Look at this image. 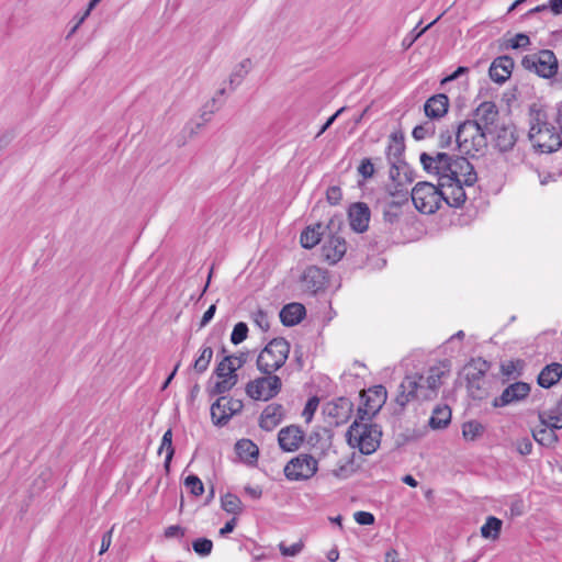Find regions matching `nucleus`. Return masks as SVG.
Here are the masks:
<instances>
[{
  "label": "nucleus",
  "instance_id": "37998d69",
  "mask_svg": "<svg viewBox=\"0 0 562 562\" xmlns=\"http://www.w3.org/2000/svg\"><path fill=\"white\" fill-rule=\"evenodd\" d=\"M247 335H248L247 324L244 322H239L233 328V331L231 334V341L234 345H239L247 338Z\"/></svg>",
  "mask_w": 562,
  "mask_h": 562
},
{
  "label": "nucleus",
  "instance_id": "09e8293b",
  "mask_svg": "<svg viewBox=\"0 0 562 562\" xmlns=\"http://www.w3.org/2000/svg\"><path fill=\"white\" fill-rule=\"evenodd\" d=\"M248 63V60H245L243 61L240 65H239V68L236 69L231 76H229V83L232 86V89H235L237 86L240 85V82L243 81L245 75L247 74V68H246V64Z\"/></svg>",
  "mask_w": 562,
  "mask_h": 562
},
{
  "label": "nucleus",
  "instance_id": "052dcab7",
  "mask_svg": "<svg viewBox=\"0 0 562 562\" xmlns=\"http://www.w3.org/2000/svg\"><path fill=\"white\" fill-rule=\"evenodd\" d=\"M351 473H352L351 465H349L347 463L333 470V475L338 479H347L351 475Z\"/></svg>",
  "mask_w": 562,
  "mask_h": 562
},
{
  "label": "nucleus",
  "instance_id": "f3484780",
  "mask_svg": "<svg viewBox=\"0 0 562 562\" xmlns=\"http://www.w3.org/2000/svg\"><path fill=\"white\" fill-rule=\"evenodd\" d=\"M370 215V209L366 203H353L348 212L351 228L357 233L366 232L369 227Z\"/></svg>",
  "mask_w": 562,
  "mask_h": 562
},
{
  "label": "nucleus",
  "instance_id": "a878e982",
  "mask_svg": "<svg viewBox=\"0 0 562 562\" xmlns=\"http://www.w3.org/2000/svg\"><path fill=\"white\" fill-rule=\"evenodd\" d=\"M495 147L501 153L509 151L517 142V134L514 126H502L496 131L494 138Z\"/></svg>",
  "mask_w": 562,
  "mask_h": 562
},
{
  "label": "nucleus",
  "instance_id": "b1692460",
  "mask_svg": "<svg viewBox=\"0 0 562 562\" xmlns=\"http://www.w3.org/2000/svg\"><path fill=\"white\" fill-rule=\"evenodd\" d=\"M562 378V364L552 362L547 364L538 374L537 382L543 389L555 385Z\"/></svg>",
  "mask_w": 562,
  "mask_h": 562
},
{
  "label": "nucleus",
  "instance_id": "a19ab883",
  "mask_svg": "<svg viewBox=\"0 0 562 562\" xmlns=\"http://www.w3.org/2000/svg\"><path fill=\"white\" fill-rule=\"evenodd\" d=\"M237 367L232 366V358H224L215 368L214 373L217 378H228L237 375Z\"/></svg>",
  "mask_w": 562,
  "mask_h": 562
},
{
  "label": "nucleus",
  "instance_id": "9b49d317",
  "mask_svg": "<svg viewBox=\"0 0 562 562\" xmlns=\"http://www.w3.org/2000/svg\"><path fill=\"white\" fill-rule=\"evenodd\" d=\"M488 369L490 363L482 358L472 359L464 367L467 386L473 397H482L481 391L483 390L484 378Z\"/></svg>",
  "mask_w": 562,
  "mask_h": 562
},
{
  "label": "nucleus",
  "instance_id": "412c9836",
  "mask_svg": "<svg viewBox=\"0 0 562 562\" xmlns=\"http://www.w3.org/2000/svg\"><path fill=\"white\" fill-rule=\"evenodd\" d=\"M449 109V99L446 94L439 93L430 97L424 104V111L430 120L443 117Z\"/></svg>",
  "mask_w": 562,
  "mask_h": 562
},
{
  "label": "nucleus",
  "instance_id": "ddd939ff",
  "mask_svg": "<svg viewBox=\"0 0 562 562\" xmlns=\"http://www.w3.org/2000/svg\"><path fill=\"white\" fill-rule=\"evenodd\" d=\"M530 385L526 382L518 381L509 384L499 396L493 400V406L505 407L525 400L530 393Z\"/></svg>",
  "mask_w": 562,
  "mask_h": 562
},
{
  "label": "nucleus",
  "instance_id": "864d4df0",
  "mask_svg": "<svg viewBox=\"0 0 562 562\" xmlns=\"http://www.w3.org/2000/svg\"><path fill=\"white\" fill-rule=\"evenodd\" d=\"M252 319L259 328H261L262 330H268L270 325L266 312H263L262 310H258L257 312L254 313Z\"/></svg>",
  "mask_w": 562,
  "mask_h": 562
},
{
  "label": "nucleus",
  "instance_id": "5fc2aeb1",
  "mask_svg": "<svg viewBox=\"0 0 562 562\" xmlns=\"http://www.w3.org/2000/svg\"><path fill=\"white\" fill-rule=\"evenodd\" d=\"M353 518L357 521V524L362 525V526L372 525V524H374V520H375L373 514H371L369 512H362V510L356 512L353 515Z\"/></svg>",
  "mask_w": 562,
  "mask_h": 562
},
{
  "label": "nucleus",
  "instance_id": "473e14b6",
  "mask_svg": "<svg viewBox=\"0 0 562 562\" xmlns=\"http://www.w3.org/2000/svg\"><path fill=\"white\" fill-rule=\"evenodd\" d=\"M212 358H213V349H212V347L203 345L199 349V356L196 357V359L193 362V370L198 374L204 373L207 370Z\"/></svg>",
  "mask_w": 562,
  "mask_h": 562
},
{
  "label": "nucleus",
  "instance_id": "e2e57ef3",
  "mask_svg": "<svg viewBox=\"0 0 562 562\" xmlns=\"http://www.w3.org/2000/svg\"><path fill=\"white\" fill-rule=\"evenodd\" d=\"M112 532L113 528L103 533L99 554H103L109 550L112 542Z\"/></svg>",
  "mask_w": 562,
  "mask_h": 562
},
{
  "label": "nucleus",
  "instance_id": "6ab92c4d",
  "mask_svg": "<svg viewBox=\"0 0 562 562\" xmlns=\"http://www.w3.org/2000/svg\"><path fill=\"white\" fill-rule=\"evenodd\" d=\"M301 281L307 291L316 294L326 285V271L316 266H310L304 270Z\"/></svg>",
  "mask_w": 562,
  "mask_h": 562
},
{
  "label": "nucleus",
  "instance_id": "72a5a7b5",
  "mask_svg": "<svg viewBox=\"0 0 562 562\" xmlns=\"http://www.w3.org/2000/svg\"><path fill=\"white\" fill-rule=\"evenodd\" d=\"M533 439L543 447H553L558 442V436L553 428L542 426L532 431Z\"/></svg>",
  "mask_w": 562,
  "mask_h": 562
},
{
  "label": "nucleus",
  "instance_id": "69168bd1",
  "mask_svg": "<svg viewBox=\"0 0 562 562\" xmlns=\"http://www.w3.org/2000/svg\"><path fill=\"white\" fill-rule=\"evenodd\" d=\"M237 525V518L233 517L231 520H228L218 531L221 537H225L226 535L234 531L235 527Z\"/></svg>",
  "mask_w": 562,
  "mask_h": 562
},
{
  "label": "nucleus",
  "instance_id": "f8f14e48",
  "mask_svg": "<svg viewBox=\"0 0 562 562\" xmlns=\"http://www.w3.org/2000/svg\"><path fill=\"white\" fill-rule=\"evenodd\" d=\"M386 395L387 393L383 385H375L370 389L368 393L362 395L364 403L363 407L358 409V418L364 419L366 416H374L385 403Z\"/></svg>",
  "mask_w": 562,
  "mask_h": 562
},
{
  "label": "nucleus",
  "instance_id": "f257e3e1",
  "mask_svg": "<svg viewBox=\"0 0 562 562\" xmlns=\"http://www.w3.org/2000/svg\"><path fill=\"white\" fill-rule=\"evenodd\" d=\"M424 170L438 178V184L417 182L412 190L415 207L424 214H434L445 201L449 206L460 207L467 200L464 187H473L477 175L471 162L463 156L447 153H422Z\"/></svg>",
  "mask_w": 562,
  "mask_h": 562
},
{
  "label": "nucleus",
  "instance_id": "680f3d73",
  "mask_svg": "<svg viewBox=\"0 0 562 562\" xmlns=\"http://www.w3.org/2000/svg\"><path fill=\"white\" fill-rule=\"evenodd\" d=\"M216 312V305L212 304L203 314L201 322H200V328L205 327L214 317Z\"/></svg>",
  "mask_w": 562,
  "mask_h": 562
},
{
  "label": "nucleus",
  "instance_id": "4d7b16f0",
  "mask_svg": "<svg viewBox=\"0 0 562 562\" xmlns=\"http://www.w3.org/2000/svg\"><path fill=\"white\" fill-rule=\"evenodd\" d=\"M164 535L167 539L183 538L186 535V529L179 525H171L165 529Z\"/></svg>",
  "mask_w": 562,
  "mask_h": 562
},
{
  "label": "nucleus",
  "instance_id": "7ed1b4c3",
  "mask_svg": "<svg viewBox=\"0 0 562 562\" xmlns=\"http://www.w3.org/2000/svg\"><path fill=\"white\" fill-rule=\"evenodd\" d=\"M356 419L347 430V441L363 454H371L380 446L382 430L378 424Z\"/></svg>",
  "mask_w": 562,
  "mask_h": 562
},
{
  "label": "nucleus",
  "instance_id": "a211bd4d",
  "mask_svg": "<svg viewBox=\"0 0 562 562\" xmlns=\"http://www.w3.org/2000/svg\"><path fill=\"white\" fill-rule=\"evenodd\" d=\"M514 65V59L508 55L495 58L490 66V78L496 83H504L509 79Z\"/></svg>",
  "mask_w": 562,
  "mask_h": 562
},
{
  "label": "nucleus",
  "instance_id": "58836bf2",
  "mask_svg": "<svg viewBox=\"0 0 562 562\" xmlns=\"http://www.w3.org/2000/svg\"><path fill=\"white\" fill-rule=\"evenodd\" d=\"M352 409V403L345 397H340L337 400V402L334 404V407L329 409V414L334 415L336 417H344L346 418L348 414Z\"/></svg>",
  "mask_w": 562,
  "mask_h": 562
},
{
  "label": "nucleus",
  "instance_id": "603ef678",
  "mask_svg": "<svg viewBox=\"0 0 562 562\" xmlns=\"http://www.w3.org/2000/svg\"><path fill=\"white\" fill-rule=\"evenodd\" d=\"M342 198L341 189L337 186H331L326 191V199L329 204L337 205Z\"/></svg>",
  "mask_w": 562,
  "mask_h": 562
},
{
  "label": "nucleus",
  "instance_id": "0e129e2a",
  "mask_svg": "<svg viewBox=\"0 0 562 562\" xmlns=\"http://www.w3.org/2000/svg\"><path fill=\"white\" fill-rule=\"evenodd\" d=\"M244 492L252 499H259L262 496V488L259 485H246L244 487Z\"/></svg>",
  "mask_w": 562,
  "mask_h": 562
},
{
  "label": "nucleus",
  "instance_id": "f704fd0d",
  "mask_svg": "<svg viewBox=\"0 0 562 562\" xmlns=\"http://www.w3.org/2000/svg\"><path fill=\"white\" fill-rule=\"evenodd\" d=\"M164 451H166L164 467H165L166 471L168 472L170 469V463H171L172 457L175 454V448L172 446V430L171 429H168L167 431H165V434L161 438L158 453L160 454Z\"/></svg>",
  "mask_w": 562,
  "mask_h": 562
},
{
  "label": "nucleus",
  "instance_id": "a18cd8bd",
  "mask_svg": "<svg viewBox=\"0 0 562 562\" xmlns=\"http://www.w3.org/2000/svg\"><path fill=\"white\" fill-rule=\"evenodd\" d=\"M522 368V361L520 360H510L501 366V372L504 376L510 378L514 375V373H517V375H520V372L518 369Z\"/></svg>",
  "mask_w": 562,
  "mask_h": 562
},
{
  "label": "nucleus",
  "instance_id": "c9c22d12",
  "mask_svg": "<svg viewBox=\"0 0 562 562\" xmlns=\"http://www.w3.org/2000/svg\"><path fill=\"white\" fill-rule=\"evenodd\" d=\"M484 430L485 428L480 422L470 420L463 424L462 436L468 441H474L483 435Z\"/></svg>",
  "mask_w": 562,
  "mask_h": 562
},
{
  "label": "nucleus",
  "instance_id": "bb28decb",
  "mask_svg": "<svg viewBox=\"0 0 562 562\" xmlns=\"http://www.w3.org/2000/svg\"><path fill=\"white\" fill-rule=\"evenodd\" d=\"M325 228L321 223L307 226L301 234L300 241L303 248L311 249L316 246L324 235Z\"/></svg>",
  "mask_w": 562,
  "mask_h": 562
},
{
  "label": "nucleus",
  "instance_id": "5701e85b",
  "mask_svg": "<svg viewBox=\"0 0 562 562\" xmlns=\"http://www.w3.org/2000/svg\"><path fill=\"white\" fill-rule=\"evenodd\" d=\"M235 451L240 459L247 465H256L259 458V448L250 439H240L235 445Z\"/></svg>",
  "mask_w": 562,
  "mask_h": 562
},
{
  "label": "nucleus",
  "instance_id": "774afa93",
  "mask_svg": "<svg viewBox=\"0 0 562 562\" xmlns=\"http://www.w3.org/2000/svg\"><path fill=\"white\" fill-rule=\"evenodd\" d=\"M548 8L555 15L562 14V0H549Z\"/></svg>",
  "mask_w": 562,
  "mask_h": 562
},
{
  "label": "nucleus",
  "instance_id": "4468645a",
  "mask_svg": "<svg viewBox=\"0 0 562 562\" xmlns=\"http://www.w3.org/2000/svg\"><path fill=\"white\" fill-rule=\"evenodd\" d=\"M498 119V110L494 102H482L474 112V120H471L481 131L492 133L493 126Z\"/></svg>",
  "mask_w": 562,
  "mask_h": 562
},
{
  "label": "nucleus",
  "instance_id": "c03bdc74",
  "mask_svg": "<svg viewBox=\"0 0 562 562\" xmlns=\"http://www.w3.org/2000/svg\"><path fill=\"white\" fill-rule=\"evenodd\" d=\"M184 485L190 490V493L194 496H200L204 492V485L199 476L191 474L186 477Z\"/></svg>",
  "mask_w": 562,
  "mask_h": 562
},
{
  "label": "nucleus",
  "instance_id": "338daca9",
  "mask_svg": "<svg viewBox=\"0 0 562 562\" xmlns=\"http://www.w3.org/2000/svg\"><path fill=\"white\" fill-rule=\"evenodd\" d=\"M469 71V68L467 67H458L450 76L446 77L441 82L445 83L447 81H452L459 78L461 75H464Z\"/></svg>",
  "mask_w": 562,
  "mask_h": 562
},
{
  "label": "nucleus",
  "instance_id": "39448f33",
  "mask_svg": "<svg viewBox=\"0 0 562 562\" xmlns=\"http://www.w3.org/2000/svg\"><path fill=\"white\" fill-rule=\"evenodd\" d=\"M456 143L461 154L475 156L486 147V133L467 120L457 127Z\"/></svg>",
  "mask_w": 562,
  "mask_h": 562
},
{
  "label": "nucleus",
  "instance_id": "dca6fc26",
  "mask_svg": "<svg viewBox=\"0 0 562 562\" xmlns=\"http://www.w3.org/2000/svg\"><path fill=\"white\" fill-rule=\"evenodd\" d=\"M347 244L342 237L330 235L322 246V257L330 265L337 263L346 254Z\"/></svg>",
  "mask_w": 562,
  "mask_h": 562
},
{
  "label": "nucleus",
  "instance_id": "20e7f679",
  "mask_svg": "<svg viewBox=\"0 0 562 562\" xmlns=\"http://www.w3.org/2000/svg\"><path fill=\"white\" fill-rule=\"evenodd\" d=\"M533 147L541 153H553L562 146V137L557 128L541 119L538 113L528 133Z\"/></svg>",
  "mask_w": 562,
  "mask_h": 562
},
{
  "label": "nucleus",
  "instance_id": "6e6d98bb",
  "mask_svg": "<svg viewBox=\"0 0 562 562\" xmlns=\"http://www.w3.org/2000/svg\"><path fill=\"white\" fill-rule=\"evenodd\" d=\"M516 449L521 456H528L532 451V442L528 437L520 438L516 441Z\"/></svg>",
  "mask_w": 562,
  "mask_h": 562
},
{
  "label": "nucleus",
  "instance_id": "2f4dec72",
  "mask_svg": "<svg viewBox=\"0 0 562 562\" xmlns=\"http://www.w3.org/2000/svg\"><path fill=\"white\" fill-rule=\"evenodd\" d=\"M221 507L227 514H233L235 516H238L244 512V505L240 498L233 493H226L221 497Z\"/></svg>",
  "mask_w": 562,
  "mask_h": 562
},
{
  "label": "nucleus",
  "instance_id": "8fccbe9b",
  "mask_svg": "<svg viewBox=\"0 0 562 562\" xmlns=\"http://www.w3.org/2000/svg\"><path fill=\"white\" fill-rule=\"evenodd\" d=\"M318 404L319 400L316 396L308 398V401L306 402L304 409L302 412V416L305 418L307 423L312 420L314 413L318 407Z\"/></svg>",
  "mask_w": 562,
  "mask_h": 562
},
{
  "label": "nucleus",
  "instance_id": "bf43d9fd",
  "mask_svg": "<svg viewBox=\"0 0 562 562\" xmlns=\"http://www.w3.org/2000/svg\"><path fill=\"white\" fill-rule=\"evenodd\" d=\"M99 1H100V0H91V1L89 2L88 9H87V10H86V12L81 15V18L78 20V22L74 25V27L70 30V32H69V34H68V37L76 33V31L78 30V27L80 26V24L86 20V18L90 14V11L94 8V5H95Z\"/></svg>",
  "mask_w": 562,
  "mask_h": 562
},
{
  "label": "nucleus",
  "instance_id": "e433bc0d",
  "mask_svg": "<svg viewBox=\"0 0 562 562\" xmlns=\"http://www.w3.org/2000/svg\"><path fill=\"white\" fill-rule=\"evenodd\" d=\"M220 381L215 383V385L211 389L210 394L211 395H220L228 392L232 390L237 381L238 375H231L228 378H218Z\"/></svg>",
  "mask_w": 562,
  "mask_h": 562
},
{
  "label": "nucleus",
  "instance_id": "49530a36",
  "mask_svg": "<svg viewBox=\"0 0 562 562\" xmlns=\"http://www.w3.org/2000/svg\"><path fill=\"white\" fill-rule=\"evenodd\" d=\"M438 19H436L435 21H432L431 23H429L427 26H425L424 29H422L420 31H416V29H414L409 34H407L403 41H402V47L404 49H408L413 44L414 42L425 32L427 31L431 25H434L436 22H437Z\"/></svg>",
  "mask_w": 562,
  "mask_h": 562
},
{
  "label": "nucleus",
  "instance_id": "4c0bfd02",
  "mask_svg": "<svg viewBox=\"0 0 562 562\" xmlns=\"http://www.w3.org/2000/svg\"><path fill=\"white\" fill-rule=\"evenodd\" d=\"M436 131L435 124L432 121H425L424 123L414 127L412 135L416 140H423L428 137L434 136Z\"/></svg>",
  "mask_w": 562,
  "mask_h": 562
},
{
  "label": "nucleus",
  "instance_id": "423d86ee",
  "mask_svg": "<svg viewBox=\"0 0 562 562\" xmlns=\"http://www.w3.org/2000/svg\"><path fill=\"white\" fill-rule=\"evenodd\" d=\"M290 344L284 338H274L261 350L257 358V368L263 374L279 370L286 361Z\"/></svg>",
  "mask_w": 562,
  "mask_h": 562
},
{
  "label": "nucleus",
  "instance_id": "393cba45",
  "mask_svg": "<svg viewBox=\"0 0 562 562\" xmlns=\"http://www.w3.org/2000/svg\"><path fill=\"white\" fill-rule=\"evenodd\" d=\"M306 310L301 303H290L280 311V319L284 326H294L305 316Z\"/></svg>",
  "mask_w": 562,
  "mask_h": 562
},
{
  "label": "nucleus",
  "instance_id": "9d476101",
  "mask_svg": "<svg viewBox=\"0 0 562 562\" xmlns=\"http://www.w3.org/2000/svg\"><path fill=\"white\" fill-rule=\"evenodd\" d=\"M243 401L228 396H221L211 405L212 422L216 426H225L229 419L241 412Z\"/></svg>",
  "mask_w": 562,
  "mask_h": 562
},
{
  "label": "nucleus",
  "instance_id": "3c124183",
  "mask_svg": "<svg viewBox=\"0 0 562 562\" xmlns=\"http://www.w3.org/2000/svg\"><path fill=\"white\" fill-rule=\"evenodd\" d=\"M358 173L364 179H369L373 176L374 165L370 158H364L361 160L360 165L358 166Z\"/></svg>",
  "mask_w": 562,
  "mask_h": 562
},
{
  "label": "nucleus",
  "instance_id": "cd10ccee",
  "mask_svg": "<svg viewBox=\"0 0 562 562\" xmlns=\"http://www.w3.org/2000/svg\"><path fill=\"white\" fill-rule=\"evenodd\" d=\"M407 205V201H390L383 206V220L391 226L397 225L403 216V206Z\"/></svg>",
  "mask_w": 562,
  "mask_h": 562
},
{
  "label": "nucleus",
  "instance_id": "c756f323",
  "mask_svg": "<svg viewBox=\"0 0 562 562\" xmlns=\"http://www.w3.org/2000/svg\"><path fill=\"white\" fill-rule=\"evenodd\" d=\"M541 426H547L553 429L562 428V401H560L555 408L542 412L539 414Z\"/></svg>",
  "mask_w": 562,
  "mask_h": 562
},
{
  "label": "nucleus",
  "instance_id": "de8ad7c7",
  "mask_svg": "<svg viewBox=\"0 0 562 562\" xmlns=\"http://www.w3.org/2000/svg\"><path fill=\"white\" fill-rule=\"evenodd\" d=\"M304 544L302 541H297L291 546H286L284 542H281L279 544V550L284 557H296L299 553H301Z\"/></svg>",
  "mask_w": 562,
  "mask_h": 562
},
{
  "label": "nucleus",
  "instance_id": "4be33fe9",
  "mask_svg": "<svg viewBox=\"0 0 562 562\" xmlns=\"http://www.w3.org/2000/svg\"><path fill=\"white\" fill-rule=\"evenodd\" d=\"M405 149L404 140L402 136L392 134L390 143L385 149L386 158L391 165L390 176L394 178V169H397V164L402 162V156Z\"/></svg>",
  "mask_w": 562,
  "mask_h": 562
},
{
  "label": "nucleus",
  "instance_id": "7c9ffc66",
  "mask_svg": "<svg viewBox=\"0 0 562 562\" xmlns=\"http://www.w3.org/2000/svg\"><path fill=\"white\" fill-rule=\"evenodd\" d=\"M503 521L494 516H488L481 527V536L485 539L496 540L499 538Z\"/></svg>",
  "mask_w": 562,
  "mask_h": 562
},
{
  "label": "nucleus",
  "instance_id": "79ce46f5",
  "mask_svg": "<svg viewBox=\"0 0 562 562\" xmlns=\"http://www.w3.org/2000/svg\"><path fill=\"white\" fill-rule=\"evenodd\" d=\"M530 45V38L525 33H517L512 38H508L505 42V48L507 49H518V48H526Z\"/></svg>",
  "mask_w": 562,
  "mask_h": 562
},
{
  "label": "nucleus",
  "instance_id": "0eeeda50",
  "mask_svg": "<svg viewBox=\"0 0 562 562\" xmlns=\"http://www.w3.org/2000/svg\"><path fill=\"white\" fill-rule=\"evenodd\" d=\"M521 66L541 78L550 79L558 74L559 63L554 53L542 49L538 53L526 55L521 59Z\"/></svg>",
  "mask_w": 562,
  "mask_h": 562
},
{
  "label": "nucleus",
  "instance_id": "1a4fd4ad",
  "mask_svg": "<svg viewBox=\"0 0 562 562\" xmlns=\"http://www.w3.org/2000/svg\"><path fill=\"white\" fill-rule=\"evenodd\" d=\"M317 471V461L310 454H300L284 467V475L291 481L311 479Z\"/></svg>",
  "mask_w": 562,
  "mask_h": 562
},
{
  "label": "nucleus",
  "instance_id": "ea45409f",
  "mask_svg": "<svg viewBox=\"0 0 562 562\" xmlns=\"http://www.w3.org/2000/svg\"><path fill=\"white\" fill-rule=\"evenodd\" d=\"M193 551L200 557H207L213 550V542L209 538H198L192 542Z\"/></svg>",
  "mask_w": 562,
  "mask_h": 562
},
{
  "label": "nucleus",
  "instance_id": "6e6552de",
  "mask_svg": "<svg viewBox=\"0 0 562 562\" xmlns=\"http://www.w3.org/2000/svg\"><path fill=\"white\" fill-rule=\"evenodd\" d=\"M281 387V379L271 373L249 381L245 391L255 401H269L279 394Z\"/></svg>",
  "mask_w": 562,
  "mask_h": 562
},
{
  "label": "nucleus",
  "instance_id": "13d9d810",
  "mask_svg": "<svg viewBox=\"0 0 562 562\" xmlns=\"http://www.w3.org/2000/svg\"><path fill=\"white\" fill-rule=\"evenodd\" d=\"M453 136L456 137V132L453 131H441L439 134V147L447 148L452 144Z\"/></svg>",
  "mask_w": 562,
  "mask_h": 562
},
{
  "label": "nucleus",
  "instance_id": "2eb2a0df",
  "mask_svg": "<svg viewBox=\"0 0 562 562\" xmlns=\"http://www.w3.org/2000/svg\"><path fill=\"white\" fill-rule=\"evenodd\" d=\"M304 440V431L296 425H290L279 430L278 442L285 452L296 451Z\"/></svg>",
  "mask_w": 562,
  "mask_h": 562
},
{
  "label": "nucleus",
  "instance_id": "f03ea898",
  "mask_svg": "<svg viewBox=\"0 0 562 562\" xmlns=\"http://www.w3.org/2000/svg\"><path fill=\"white\" fill-rule=\"evenodd\" d=\"M450 373V363L440 361L422 373L408 374L398 385L396 404L405 407L413 400L427 401L437 396L442 380Z\"/></svg>",
  "mask_w": 562,
  "mask_h": 562
},
{
  "label": "nucleus",
  "instance_id": "c85d7f7f",
  "mask_svg": "<svg viewBox=\"0 0 562 562\" xmlns=\"http://www.w3.org/2000/svg\"><path fill=\"white\" fill-rule=\"evenodd\" d=\"M451 422V409L448 405H438L434 408L429 418V426L432 429L446 428Z\"/></svg>",
  "mask_w": 562,
  "mask_h": 562
},
{
  "label": "nucleus",
  "instance_id": "aec40b11",
  "mask_svg": "<svg viewBox=\"0 0 562 562\" xmlns=\"http://www.w3.org/2000/svg\"><path fill=\"white\" fill-rule=\"evenodd\" d=\"M283 417L284 408L281 404H269L260 415L259 426L266 431H271L282 422Z\"/></svg>",
  "mask_w": 562,
  "mask_h": 562
}]
</instances>
